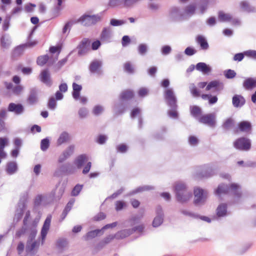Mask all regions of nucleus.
<instances>
[{
    "mask_svg": "<svg viewBox=\"0 0 256 256\" xmlns=\"http://www.w3.org/2000/svg\"><path fill=\"white\" fill-rule=\"evenodd\" d=\"M176 200L180 203L186 202L192 196V193L188 190L186 186L182 182H177L174 186Z\"/></svg>",
    "mask_w": 256,
    "mask_h": 256,
    "instance_id": "obj_1",
    "label": "nucleus"
},
{
    "mask_svg": "<svg viewBox=\"0 0 256 256\" xmlns=\"http://www.w3.org/2000/svg\"><path fill=\"white\" fill-rule=\"evenodd\" d=\"M37 222L35 221L33 222L32 224L30 225H24L22 227L16 230L15 234V237L16 238H20L22 236L28 232V242H32L36 238L37 234Z\"/></svg>",
    "mask_w": 256,
    "mask_h": 256,
    "instance_id": "obj_2",
    "label": "nucleus"
},
{
    "mask_svg": "<svg viewBox=\"0 0 256 256\" xmlns=\"http://www.w3.org/2000/svg\"><path fill=\"white\" fill-rule=\"evenodd\" d=\"M240 186L236 184H232L230 186L227 184H220L215 191L216 194L219 195L222 194H228L230 192L232 193L235 197L239 198L242 196Z\"/></svg>",
    "mask_w": 256,
    "mask_h": 256,
    "instance_id": "obj_3",
    "label": "nucleus"
},
{
    "mask_svg": "<svg viewBox=\"0 0 256 256\" xmlns=\"http://www.w3.org/2000/svg\"><path fill=\"white\" fill-rule=\"evenodd\" d=\"M100 19L101 18L98 14L88 15L84 14L77 20L75 21V23L80 22L84 26H90L96 24Z\"/></svg>",
    "mask_w": 256,
    "mask_h": 256,
    "instance_id": "obj_4",
    "label": "nucleus"
},
{
    "mask_svg": "<svg viewBox=\"0 0 256 256\" xmlns=\"http://www.w3.org/2000/svg\"><path fill=\"white\" fill-rule=\"evenodd\" d=\"M194 205L204 204L207 198L208 192L201 188H196L194 189Z\"/></svg>",
    "mask_w": 256,
    "mask_h": 256,
    "instance_id": "obj_5",
    "label": "nucleus"
},
{
    "mask_svg": "<svg viewBox=\"0 0 256 256\" xmlns=\"http://www.w3.org/2000/svg\"><path fill=\"white\" fill-rule=\"evenodd\" d=\"M216 113H210L202 115L198 118L199 122L206 124L210 128H214L216 124Z\"/></svg>",
    "mask_w": 256,
    "mask_h": 256,
    "instance_id": "obj_6",
    "label": "nucleus"
},
{
    "mask_svg": "<svg viewBox=\"0 0 256 256\" xmlns=\"http://www.w3.org/2000/svg\"><path fill=\"white\" fill-rule=\"evenodd\" d=\"M234 146L240 150L247 151L251 148V141L249 138L241 137L234 142Z\"/></svg>",
    "mask_w": 256,
    "mask_h": 256,
    "instance_id": "obj_7",
    "label": "nucleus"
},
{
    "mask_svg": "<svg viewBox=\"0 0 256 256\" xmlns=\"http://www.w3.org/2000/svg\"><path fill=\"white\" fill-rule=\"evenodd\" d=\"M39 90L36 86L29 88L28 93L26 98V102L30 106L36 104L39 100Z\"/></svg>",
    "mask_w": 256,
    "mask_h": 256,
    "instance_id": "obj_8",
    "label": "nucleus"
},
{
    "mask_svg": "<svg viewBox=\"0 0 256 256\" xmlns=\"http://www.w3.org/2000/svg\"><path fill=\"white\" fill-rule=\"evenodd\" d=\"M164 98L168 106H172L176 108L178 105L177 98L172 88H167L165 90Z\"/></svg>",
    "mask_w": 256,
    "mask_h": 256,
    "instance_id": "obj_9",
    "label": "nucleus"
},
{
    "mask_svg": "<svg viewBox=\"0 0 256 256\" xmlns=\"http://www.w3.org/2000/svg\"><path fill=\"white\" fill-rule=\"evenodd\" d=\"M90 40L87 38L82 40L77 46L78 50V55L80 56L86 54L90 50Z\"/></svg>",
    "mask_w": 256,
    "mask_h": 256,
    "instance_id": "obj_10",
    "label": "nucleus"
},
{
    "mask_svg": "<svg viewBox=\"0 0 256 256\" xmlns=\"http://www.w3.org/2000/svg\"><path fill=\"white\" fill-rule=\"evenodd\" d=\"M40 80L48 87H50L52 84V81L51 78L50 74L48 68L42 70L39 76Z\"/></svg>",
    "mask_w": 256,
    "mask_h": 256,
    "instance_id": "obj_11",
    "label": "nucleus"
},
{
    "mask_svg": "<svg viewBox=\"0 0 256 256\" xmlns=\"http://www.w3.org/2000/svg\"><path fill=\"white\" fill-rule=\"evenodd\" d=\"M139 0H110L108 4L112 8L122 5L128 7L135 4Z\"/></svg>",
    "mask_w": 256,
    "mask_h": 256,
    "instance_id": "obj_12",
    "label": "nucleus"
},
{
    "mask_svg": "<svg viewBox=\"0 0 256 256\" xmlns=\"http://www.w3.org/2000/svg\"><path fill=\"white\" fill-rule=\"evenodd\" d=\"M170 17L174 21H179L186 19V16L184 12L181 11L177 7H173L171 8Z\"/></svg>",
    "mask_w": 256,
    "mask_h": 256,
    "instance_id": "obj_13",
    "label": "nucleus"
},
{
    "mask_svg": "<svg viewBox=\"0 0 256 256\" xmlns=\"http://www.w3.org/2000/svg\"><path fill=\"white\" fill-rule=\"evenodd\" d=\"M52 216L50 215L48 216L44 220V224L40 232V236L42 238V244H43L46 236L48 232L50 229V222H51Z\"/></svg>",
    "mask_w": 256,
    "mask_h": 256,
    "instance_id": "obj_14",
    "label": "nucleus"
},
{
    "mask_svg": "<svg viewBox=\"0 0 256 256\" xmlns=\"http://www.w3.org/2000/svg\"><path fill=\"white\" fill-rule=\"evenodd\" d=\"M156 216L152 222V226L156 228L161 225L164 220V212L162 207L160 206L156 208Z\"/></svg>",
    "mask_w": 256,
    "mask_h": 256,
    "instance_id": "obj_15",
    "label": "nucleus"
},
{
    "mask_svg": "<svg viewBox=\"0 0 256 256\" xmlns=\"http://www.w3.org/2000/svg\"><path fill=\"white\" fill-rule=\"evenodd\" d=\"M214 174V170L210 166H204L201 171L196 174L198 178H208Z\"/></svg>",
    "mask_w": 256,
    "mask_h": 256,
    "instance_id": "obj_16",
    "label": "nucleus"
},
{
    "mask_svg": "<svg viewBox=\"0 0 256 256\" xmlns=\"http://www.w3.org/2000/svg\"><path fill=\"white\" fill-rule=\"evenodd\" d=\"M238 131L244 132L246 134H250L252 132L251 123L246 120L239 122L238 124Z\"/></svg>",
    "mask_w": 256,
    "mask_h": 256,
    "instance_id": "obj_17",
    "label": "nucleus"
},
{
    "mask_svg": "<svg viewBox=\"0 0 256 256\" xmlns=\"http://www.w3.org/2000/svg\"><path fill=\"white\" fill-rule=\"evenodd\" d=\"M102 64V62L100 60H94L92 61L89 66L90 72L92 74H97L98 75L102 74V70L101 69Z\"/></svg>",
    "mask_w": 256,
    "mask_h": 256,
    "instance_id": "obj_18",
    "label": "nucleus"
},
{
    "mask_svg": "<svg viewBox=\"0 0 256 256\" xmlns=\"http://www.w3.org/2000/svg\"><path fill=\"white\" fill-rule=\"evenodd\" d=\"M224 88V84L220 80H215L211 81L206 87V90H210L212 88L214 89V92H220Z\"/></svg>",
    "mask_w": 256,
    "mask_h": 256,
    "instance_id": "obj_19",
    "label": "nucleus"
},
{
    "mask_svg": "<svg viewBox=\"0 0 256 256\" xmlns=\"http://www.w3.org/2000/svg\"><path fill=\"white\" fill-rule=\"evenodd\" d=\"M112 30L110 27H106L102 29L100 35V39L103 42H110Z\"/></svg>",
    "mask_w": 256,
    "mask_h": 256,
    "instance_id": "obj_20",
    "label": "nucleus"
},
{
    "mask_svg": "<svg viewBox=\"0 0 256 256\" xmlns=\"http://www.w3.org/2000/svg\"><path fill=\"white\" fill-rule=\"evenodd\" d=\"M24 107L22 104H16L13 102L10 103L8 108V111L14 112L17 115L22 114L24 112Z\"/></svg>",
    "mask_w": 256,
    "mask_h": 256,
    "instance_id": "obj_21",
    "label": "nucleus"
},
{
    "mask_svg": "<svg viewBox=\"0 0 256 256\" xmlns=\"http://www.w3.org/2000/svg\"><path fill=\"white\" fill-rule=\"evenodd\" d=\"M74 146L70 145L64 150L58 158V162L62 163L68 158L74 152Z\"/></svg>",
    "mask_w": 256,
    "mask_h": 256,
    "instance_id": "obj_22",
    "label": "nucleus"
},
{
    "mask_svg": "<svg viewBox=\"0 0 256 256\" xmlns=\"http://www.w3.org/2000/svg\"><path fill=\"white\" fill-rule=\"evenodd\" d=\"M18 170V164L16 162H9L6 164V172L8 175H12Z\"/></svg>",
    "mask_w": 256,
    "mask_h": 256,
    "instance_id": "obj_23",
    "label": "nucleus"
},
{
    "mask_svg": "<svg viewBox=\"0 0 256 256\" xmlns=\"http://www.w3.org/2000/svg\"><path fill=\"white\" fill-rule=\"evenodd\" d=\"M232 102L234 107L241 108L244 104L246 100L242 96L235 94L232 97Z\"/></svg>",
    "mask_w": 256,
    "mask_h": 256,
    "instance_id": "obj_24",
    "label": "nucleus"
},
{
    "mask_svg": "<svg viewBox=\"0 0 256 256\" xmlns=\"http://www.w3.org/2000/svg\"><path fill=\"white\" fill-rule=\"evenodd\" d=\"M196 68L197 70L201 72L204 74H208L212 71L211 68L203 62L198 63L196 66Z\"/></svg>",
    "mask_w": 256,
    "mask_h": 256,
    "instance_id": "obj_25",
    "label": "nucleus"
},
{
    "mask_svg": "<svg viewBox=\"0 0 256 256\" xmlns=\"http://www.w3.org/2000/svg\"><path fill=\"white\" fill-rule=\"evenodd\" d=\"M18 208L16 210L14 218V220H16L17 222L21 220L23 216L24 210L26 208V204L24 202L22 204L18 203Z\"/></svg>",
    "mask_w": 256,
    "mask_h": 256,
    "instance_id": "obj_26",
    "label": "nucleus"
},
{
    "mask_svg": "<svg viewBox=\"0 0 256 256\" xmlns=\"http://www.w3.org/2000/svg\"><path fill=\"white\" fill-rule=\"evenodd\" d=\"M88 156L86 154L78 156L74 160V164L78 168H81L84 164L87 161Z\"/></svg>",
    "mask_w": 256,
    "mask_h": 256,
    "instance_id": "obj_27",
    "label": "nucleus"
},
{
    "mask_svg": "<svg viewBox=\"0 0 256 256\" xmlns=\"http://www.w3.org/2000/svg\"><path fill=\"white\" fill-rule=\"evenodd\" d=\"M134 97V92L131 90H126L120 93L119 98L122 100H128L132 99Z\"/></svg>",
    "mask_w": 256,
    "mask_h": 256,
    "instance_id": "obj_28",
    "label": "nucleus"
},
{
    "mask_svg": "<svg viewBox=\"0 0 256 256\" xmlns=\"http://www.w3.org/2000/svg\"><path fill=\"white\" fill-rule=\"evenodd\" d=\"M132 234V230L130 228L124 229L117 232L115 235L116 239L120 240Z\"/></svg>",
    "mask_w": 256,
    "mask_h": 256,
    "instance_id": "obj_29",
    "label": "nucleus"
},
{
    "mask_svg": "<svg viewBox=\"0 0 256 256\" xmlns=\"http://www.w3.org/2000/svg\"><path fill=\"white\" fill-rule=\"evenodd\" d=\"M243 86L248 90H252L256 87V78H248L244 81Z\"/></svg>",
    "mask_w": 256,
    "mask_h": 256,
    "instance_id": "obj_30",
    "label": "nucleus"
},
{
    "mask_svg": "<svg viewBox=\"0 0 256 256\" xmlns=\"http://www.w3.org/2000/svg\"><path fill=\"white\" fill-rule=\"evenodd\" d=\"M190 114L198 120L202 113V109L197 106H190Z\"/></svg>",
    "mask_w": 256,
    "mask_h": 256,
    "instance_id": "obj_31",
    "label": "nucleus"
},
{
    "mask_svg": "<svg viewBox=\"0 0 256 256\" xmlns=\"http://www.w3.org/2000/svg\"><path fill=\"white\" fill-rule=\"evenodd\" d=\"M8 143V139L6 138H0V156L2 158L6 157V154L4 150V148Z\"/></svg>",
    "mask_w": 256,
    "mask_h": 256,
    "instance_id": "obj_32",
    "label": "nucleus"
},
{
    "mask_svg": "<svg viewBox=\"0 0 256 256\" xmlns=\"http://www.w3.org/2000/svg\"><path fill=\"white\" fill-rule=\"evenodd\" d=\"M72 97L75 100H78L80 96V92L82 90L81 85H79L75 82L72 84Z\"/></svg>",
    "mask_w": 256,
    "mask_h": 256,
    "instance_id": "obj_33",
    "label": "nucleus"
},
{
    "mask_svg": "<svg viewBox=\"0 0 256 256\" xmlns=\"http://www.w3.org/2000/svg\"><path fill=\"white\" fill-rule=\"evenodd\" d=\"M196 42L200 45L202 50H207L209 48L208 42L206 39L202 36H198L196 38Z\"/></svg>",
    "mask_w": 256,
    "mask_h": 256,
    "instance_id": "obj_34",
    "label": "nucleus"
},
{
    "mask_svg": "<svg viewBox=\"0 0 256 256\" xmlns=\"http://www.w3.org/2000/svg\"><path fill=\"white\" fill-rule=\"evenodd\" d=\"M227 212V205L226 204H220L216 208V214L218 217H223L226 216Z\"/></svg>",
    "mask_w": 256,
    "mask_h": 256,
    "instance_id": "obj_35",
    "label": "nucleus"
},
{
    "mask_svg": "<svg viewBox=\"0 0 256 256\" xmlns=\"http://www.w3.org/2000/svg\"><path fill=\"white\" fill-rule=\"evenodd\" d=\"M70 140V135L66 132H62L58 138L56 144L58 146H60L62 144L68 142Z\"/></svg>",
    "mask_w": 256,
    "mask_h": 256,
    "instance_id": "obj_36",
    "label": "nucleus"
},
{
    "mask_svg": "<svg viewBox=\"0 0 256 256\" xmlns=\"http://www.w3.org/2000/svg\"><path fill=\"white\" fill-rule=\"evenodd\" d=\"M126 108V106L122 102L115 104L114 107L115 114L118 116L123 114L125 112Z\"/></svg>",
    "mask_w": 256,
    "mask_h": 256,
    "instance_id": "obj_37",
    "label": "nucleus"
},
{
    "mask_svg": "<svg viewBox=\"0 0 256 256\" xmlns=\"http://www.w3.org/2000/svg\"><path fill=\"white\" fill-rule=\"evenodd\" d=\"M240 6L243 10L247 12H254L256 11L255 8L251 6L248 2L242 1L240 3Z\"/></svg>",
    "mask_w": 256,
    "mask_h": 256,
    "instance_id": "obj_38",
    "label": "nucleus"
},
{
    "mask_svg": "<svg viewBox=\"0 0 256 256\" xmlns=\"http://www.w3.org/2000/svg\"><path fill=\"white\" fill-rule=\"evenodd\" d=\"M101 231L102 230L99 229L90 231L83 238L85 240H88L98 236Z\"/></svg>",
    "mask_w": 256,
    "mask_h": 256,
    "instance_id": "obj_39",
    "label": "nucleus"
},
{
    "mask_svg": "<svg viewBox=\"0 0 256 256\" xmlns=\"http://www.w3.org/2000/svg\"><path fill=\"white\" fill-rule=\"evenodd\" d=\"M196 11V6L194 4H190L186 7L184 13L186 16V18L187 16H190L193 15Z\"/></svg>",
    "mask_w": 256,
    "mask_h": 256,
    "instance_id": "obj_40",
    "label": "nucleus"
},
{
    "mask_svg": "<svg viewBox=\"0 0 256 256\" xmlns=\"http://www.w3.org/2000/svg\"><path fill=\"white\" fill-rule=\"evenodd\" d=\"M25 46L26 45L24 44L20 45L15 48L12 52V56L14 57H18L22 55L24 53Z\"/></svg>",
    "mask_w": 256,
    "mask_h": 256,
    "instance_id": "obj_41",
    "label": "nucleus"
},
{
    "mask_svg": "<svg viewBox=\"0 0 256 256\" xmlns=\"http://www.w3.org/2000/svg\"><path fill=\"white\" fill-rule=\"evenodd\" d=\"M218 19L220 22H230L232 20V15L229 14H225L220 11L218 12Z\"/></svg>",
    "mask_w": 256,
    "mask_h": 256,
    "instance_id": "obj_42",
    "label": "nucleus"
},
{
    "mask_svg": "<svg viewBox=\"0 0 256 256\" xmlns=\"http://www.w3.org/2000/svg\"><path fill=\"white\" fill-rule=\"evenodd\" d=\"M234 125V121L232 118H228L224 122L222 127L226 130H229Z\"/></svg>",
    "mask_w": 256,
    "mask_h": 256,
    "instance_id": "obj_43",
    "label": "nucleus"
},
{
    "mask_svg": "<svg viewBox=\"0 0 256 256\" xmlns=\"http://www.w3.org/2000/svg\"><path fill=\"white\" fill-rule=\"evenodd\" d=\"M170 110L168 111V115L170 118H177L178 116V114L177 111L178 108V105L176 106V108L172 106H169Z\"/></svg>",
    "mask_w": 256,
    "mask_h": 256,
    "instance_id": "obj_44",
    "label": "nucleus"
},
{
    "mask_svg": "<svg viewBox=\"0 0 256 256\" xmlns=\"http://www.w3.org/2000/svg\"><path fill=\"white\" fill-rule=\"evenodd\" d=\"M30 242H27V245L26 246V249L28 252H32L36 248H38L40 246V241L35 240L32 242L30 245L28 244Z\"/></svg>",
    "mask_w": 256,
    "mask_h": 256,
    "instance_id": "obj_45",
    "label": "nucleus"
},
{
    "mask_svg": "<svg viewBox=\"0 0 256 256\" xmlns=\"http://www.w3.org/2000/svg\"><path fill=\"white\" fill-rule=\"evenodd\" d=\"M49 56L48 54L39 56L36 60L37 64L40 66H44L48 61Z\"/></svg>",
    "mask_w": 256,
    "mask_h": 256,
    "instance_id": "obj_46",
    "label": "nucleus"
},
{
    "mask_svg": "<svg viewBox=\"0 0 256 256\" xmlns=\"http://www.w3.org/2000/svg\"><path fill=\"white\" fill-rule=\"evenodd\" d=\"M154 187L150 186H139L136 188V190H133L132 192V194H136V193L142 192L144 191L149 190H154Z\"/></svg>",
    "mask_w": 256,
    "mask_h": 256,
    "instance_id": "obj_47",
    "label": "nucleus"
},
{
    "mask_svg": "<svg viewBox=\"0 0 256 256\" xmlns=\"http://www.w3.org/2000/svg\"><path fill=\"white\" fill-rule=\"evenodd\" d=\"M124 70L129 74H132L134 72V67L130 62H127L124 64Z\"/></svg>",
    "mask_w": 256,
    "mask_h": 256,
    "instance_id": "obj_48",
    "label": "nucleus"
},
{
    "mask_svg": "<svg viewBox=\"0 0 256 256\" xmlns=\"http://www.w3.org/2000/svg\"><path fill=\"white\" fill-rule=\"evenodd\" d=\"M208 2L209 0H200V4L199 5V8L202 14H203L206 10Z\"/></svg>",
    "mask_w": 256,
    "mask_h": 256,
    "instance_id": "obj_49",
    "label": "nucleus"
},
{
    "mask_svg": "<svg viewBox=\"0 0 256 256\" xmlns=\"http://www.w3.org/2000/svg\"><path fill=\"white\" fill-rule=\"evenodd\" d=\"M83 188L82 184H77L74 186L71 192V195L72 196H78Z\"/></svg>",
    "mask_w": 256,
    "mask_h": 256,
    "instance_id": "obj_50",
    "label": "nucleus"
},
{
    "mask_svg": "<svg viewBox=\"0 0 256 256\" xmlns=\"http://www.w3.org/2000/svg\"><path fill=\"white\" fill-rule=\"evenodd\" d=\"M180 211L181 214L186 216H188L193 218H198V214L194 213L192 212H190L186 210L181 209L180 210Z\"/></svg>",
    "mask_w": 256,
    "mask_h": 256,
    "instance_id": "obj_51",
    "label": "nucleus"
},
{
    "mask_svg": "<svg viewBox=\"0 0 256 256\" xmlns=\"http://www.w3.org/2000/svg\"><path fill=\"white\" fill-rule=\"evenodd\" d=\"M50 146V140L46 138L42 139L40 142V148L42 151L46 150Z\"/></svg>",
    "mask_w": 256,
    "mask_h": 256,
    "instance_id": "obj_52",
    "label": "nucleus"
},
{
    "mask_svg": "<svg viewBox=\"0 0 256 256\" xmlns=\"http://www.w3.org/2000/svg\"><path fill=\"white\" fill-rule=\"evenodd\" d=\"M224 76L228 79H232L236 76V72L234 70L228 69L224 71Z\"/></svg>",
    "mask_w": 256,
    "mask_h": 256,
    "instance_id": "obj_53",
    "label": "nucleus"
},
{
    "mask_svg": "<svg viewBox=\"0 0 256 256\" xmlns=\"http://www.w3.org/2000/svg\"><path fill=\"white\" fill-rule=\"evenodd\" d=\"M68 244V242L66 239L60 238L57 241L56 246L59 249L62 250L67 246Z\"/></svg>",
    "mask_w": 256,
    "mask_h": 256,
    "instance_id": "obj_54",
    "label": "nucleus"
},
{
    "mask_svg": "<svg viewBox=\"0 0 256 256\" xmlns=\"http://www.w3.org/2000/svg\"><path fill=\"white\" fill-rule=\"evenodd\" d=\"M138 50L140 54L144 55L147 52L148 46L146 44H141L138 46Z\"/></svg>",
    "mask_w": 256,
    "mask_h": 256,
    "instance_id": "obj_55",
    "label": "nucleus"
},
{
    "mask_svg": "<svg viewBox=\"0 0 256 256\" xmlns=\"http://www.w3.org/2000/svg\"><path fill=\"white\" fill-rule=\"evenodd\" d=\"M56 106V102L55 98L54 97L50 98L48 104V108L51 110H54Z\"/></svg>",
    "mask_w": 256,
    "mask_h": 256,
    "instance_id": "obj_56",
    "label": "nucleus"
},
{
    "mask_svg": "<svg viewBox=\"0 0 256 256\" xmlns=\"http://www.w3.org/2000/svg\"><path fill=\"white\" fill-rule=\"evenodd\" d=\"M126 23V20H118L114 18H112L110 20V24L114 26H122Z\"/></svg>",
    "mask_w": 256,
    "mask_h": 256,
    "instance_id": "obj_57",
    "label": "nucleus"
},
{
    "mask_svg": "<svg viewBox=\"0 0 256 256\" xmlns=\"http://www.w3.org/2000/svg\"><path fill=\"white\" fill-rule=\"evenodd\" d=\"M190 91L193 96L198 97L200 96V91L194 84H192V86L190 88Z\"/></svg>",
    "mask_w": 256,
    "mask_h": 256,
    "instance_id": "obj_58",
    "label": "nucleus"
},
{
    "mask_svg": "<svg viewBox=\"0 0 256 256\" xmlns=\"http://www.w3.org/2000/svg\"><path fill=\"white\" fill-rule=\"evenodd\" d=\"M2 46L4 48L8 49L10 45V42L2 36L0 39Z\"/></svg>",
    "mask_w": 256,
    "mask_h": 256,
    "instance_id": "obj_59",
    "label": "nucleus"
},
{
    "mask_svg": "<svg viewBox=\"0 0 256 256\" xmlns=\"http://www.w3.org/2000/svg\"><path fill=\"white\" fill-rule=\"evenodd\" d=\"M18 70H22V72L24 74H27V75H28V74H30L32 72V68H28V67H26V68H22V65L21 64H19L18 66Z\"/></svg>",
    "mask_w": 256,
    "mask_h": 256,
    "instance_id": "obj_60",
    "label": "nucleus"
},
{
    "mask_svg": "<svg viewBox=\"0 0 256 256\" xmlns=\"http://www.w3.org/2000/svg\"><path fill=\"white\" fill-rule=\"evenodd\" d=\"M126 206V203L124 202L118 200L116 202V211L121 210Z\"/></svg>",
    "mask_w": 256,
    "mask_h": 256,
    "instance_id": "obj_61",
    "label": "nucleus"
},
{
    "mask_svg": "<svg viewBox=\"0 0 256 256\" xmlns=\"http://www.w3.org/2000/svg\"><path fill=\"white\" fill-rule=\"evenodd\" d=\"M78 115L81 118H86L88 114V111L85 108H80L78 112Z\"/></svg>",
    "mask_w": 256,
    "mask_h": 256,
    "instance_id": "obj_62",
    "label": "nucleus"
},
{
    "mask_svg": "<svg viewBox=\"0 0 256 256\" xmlns=\"http://www.w3.org/2000/svg\"><path fill=\"white\" fill-rule=\"evenodd\" d=\"M103 110H104V108H103L102 106H100V105H98V106H95L93 110H92V113L94 115L98 116V115H99L100 113H102V112L103 111Z\"/></svg>",
    "mask_w": 256,
    "mask_h": 256,
    "instance_id": "obj_63",
    "label": "nucleus"
},
{
    "mask_svg": "<svg viewBox=\"0 0 256 256\" xmlns=\"http://www.w3.org/2000/svg\"><path fill=\"white\" fill-rule=\"evenodd\" d=\"M244 55L256 60V50H248L244 52Z\"/></svg>",
    "mask_w": 256,
    "mask_h": 256,
    "instance_id": "obj_64",
    "label": "nucleus"
}]
</instances>
